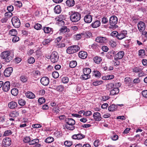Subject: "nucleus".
I'll list each match as a JSON object with an SVG mask.
<instances>
[{"mask_svg": "<svg viewBox=\"0 0 147 147\" xmlns=\"http://www.w3.org/2000/svg\"><path fill=\"white\" fill-rule=\"evenodd\" d=\"M21 61V58L18 57L14 59V61L16 63H19Z\"/></svg>", "mask_w": 147, "mask_h": 147, "instance_id": "obj_64", "label": "nucleus"}, {"mask_svg": "<svg viewBox=\"0 0 147 147\" xmlns=\"http://www.w3.org/2000/svg\"><path fill=\"white\" fill-rule=\"evenodd\" d=\"M145 51L142 49L140 50L139 51V56H143L145 55Z\"/></svg>", "mask_w": 147, "mask_h": 147, "instance_id": "obj_59", "label": "nucleus"}, {"mask_svg": "<svg viewBox=\"0 0 147 147\" xmlns=\"http://www.w3.org/2000/svg\"><path fill=\"white\" fill-rule=\"evenodd\" d=\"M138 27L139 31L142 32V35H144L146 27L145 23L142 21L139 22L138 24Z\"/></svg>", "mask_w": 147, "mask_h": 147, "instance_id": "obj_4", "label": "nucleus"}, {"mask_svg": "<svg viewBox=\"0 0 147 147\" xmlns=\"http://www.w3.org/2000/svg\"><path fill=\"white\" fill-rule=\"evenodd\" d=\"M52 76L53 78H56L59 77V74L58 72L54 71L52 73Z\"/></svg>", "mask_w": 147, "mask_h": 147, "instance_id": "obj_48", "label": "nucleus"}, {"mask_svg": "<svg viewBox=\"0 0 147 147\" xmlns=\"http://www.w3.org/2000/svg\"><path fill=\"white\" fill-rule=\"evenodd\" d=\"M84 22L87 23H90L92 20V17L91 15L89 14L86 15L84 18Z\"/></svg>", "mask_w": 147, "mask_h": 147, "instance_id": "obj_15", "label": "nucleus"}, {"mask_svg": "<svg viewBox=\"0 0 147 147\" xmlns=\"http://www.w3.org/2000/svg\"><path fill=\"white\" fill-rule=\"evenodd\" d=\"M11 93L14 96H17L18 93V90L17 88H13L11 90Z\"/></svg>", "mask_w": 147, "mask_h": 147, "instance_id": "obj_33", "label": "nucleus"}, {"mask_svg": "<svg viewBox=\"0 0 147 147\" xmlns=\"http://www.w3.org/2000/svg\"><path fill=\"white\" fill-rule=\"evenodd\" d=\"M74 125L65 124L64 125V127L65 129H67L69 130H72L75 129Z\"/></svg>", "mask_w": 147, "mask_h": 147, "instance_id": "obj_24", "label": "nucleus"}, {"mask_svg": "<svg viewBox=\"0 0 147 147\" xmlns=\"http://www.w3.org/2000/svg\"><path fill=\"white\" fill-rule=\"evenodd\" d=\"M82 78L84 80H86L90 78V76L89 75L84 74L82 75Z\"/></svg>", "mask_w": 147, "mask_h": 147, "instance_id": "obj_57", "label": "nucleus"}, {"mask_svg": "<svg viewBox=\"0 0 147 147\" xmlns=\"http://www.w3.org/2000/svg\"><path fill=\"white\" fill-rule=\"evenodd\" d=\"M124 55V53L123 51H120L116 54L114 57V59L115 60H118V59H121Z\"/></svg>", "mask_w": 147, "mask_h": 147, "instance_id": "obj_9", "label": "nucleus"}, {"mask_svg": "<svg viewBox=\"0 0 147 147\" xmlns=\"http://www.w3.org/2000/svg\"><path fill=\"white\" fill-rule=\"evenodd\" d=\"M20 80L23 82H26L28 80V78L26 76H22L20 77Z\"/></svg>", "mask_w": 147, "mask_h": 147, "instance_id": "obj_41", "label": "nucleus"}, {"mask_svg": "<svg viewBox=\"0 0 147 147\" xmlns=\"http://www.w3.org/2000/svg\"><path fill=\"white\" fill-rule=\"evenodd\" d=\"M65 122L67 124L74 125L75 123V120L71 118H66Z\"/></svg>", "mask_w": 147, "mask_h": 147, "instance_id": "obj_20", "label": "nucleus"}, {"mask_svg": "<svg viewBox=\"0 0 147 147\" xmlns=\"http://www.w3.org/2000/svg\"><path fill=\"white\" fill-rule=\"evenodd\" d=\"M26 95L27 97L30 98L32 99L35 97V95L32 92H28L26 93Z\"/></svg>", "mask_w": 147, "mask_h": 147, "instance_id": "obj_28", "label": "nucleus"}, {"mask_svg": "<svg viewBox=\"0 0 147 147\" xmlns=\"http://www.w3.org/2000/svg\"><path fill=\"white\" fill-rule=\"evenodd\" d=\"M102 83L101 80L93 82V85L94 86H97L101 84Z\"/></svg>", "mask_w": 147, "mask_h": 147, "instance_id": "obj_47", "label": "nucleus"}, {"mask_svg": "<svg viewBox=\"0 0 147 147\" xmlns=\"http://www.w3.org/2000/svg\"><path fill=\"white\" fill-rule=\"evenodd\" d=\"M108 19L106 17H105L102 19V22L103 24H106L108 22Z\"/></svg>", "mask_w": 147, "mask_h": 147, "instance_id": "obj_56", "label": "nucleus"}, {"mask_svg": "<svg viewBox=\"0 0 147 147\" xmlns=\"http://www.w3.org/2000/svg\"><path fill=\"white\" fill-rule=\"evenodd\" d=\"M109 44L113 47H114L116 46L115 42L113 41H109Z\"/></svg>", "mask_w": 147, "mask_h": 147, "instance_id": "obj_62", "label": "nucleus"}, {"mask_svg": "<svg viewBox=\"0 0 147 147\" xmlns=\"http://www.w3.org/2000/svg\"><path fill=\"white\" fill-rule=\"evenodd\" d=\"M100 22L99 20L95 21L94 23L91 24V26L93 28H96L100 26Z\"/></svg>", "mask_w": 147, "mask_h": 147, "instance_id": "obj_27", "label": "nucleus"}, {"mask_svg": "<svg viewBox=\"0 0 147 147\" xmlns=\"http://www.w3.org/2000/svg\"><path fill=\"white\" fill-rule=\"evenodd\" d=\"M52 41V39L50 38L45 39L42 42V43L44 45L48 44Z\"/></svg>", "mask_w": 147, "mask_h": 147, "instance_id": "obj_42", "label": "nucleus"}, {"mask_svg": "<svg viewBox=\"0 0 147 147\" xmlns=\"http://www.w3.org/2000/svg\"><path fill=\"white\" fill-rule=\"evenodd\" d=\"M72 142L71 141H66L64 142V144L66 146H70L72 145Z\"/></svg>", "mask_w": 147, "mask_h": 147, "instance_id": "obj_49", "label": "nucleus"}, {"mask_svg": "<svg viewBox=\"0 0 147 147\" xmlns=\"http://www.w3.org/2000/svg\"><path fill=\"white\" fill-rule=\"evenodd\" d=\"M10 83L9 81H7L5 82L3 86V90L6 92H7L10 89Z\"/></svg>", "mask_w": 147, "mask_h": 147, "instance_id": "obj_12", "label": "nucleus"}, {"mask_svg": "<svg viewBox=\"0 0 147 147\" xmlns=\"http://www.w3.org/2000/svg\"><path fill=\"white\" fill-rule=\"evenodd\" d=\"M119 92V89L118 88H114L110 91V94L114 95L118 94Z\"/></svg>", "mask_w": 147, "mask_h": 147, "instance_id": "obj_22", "label": "nucleus"}, {"mask_svg": "<svg viewBox=\"0 0 147 147\" xmlns=\"http://www.w3.org/2000/svg\"><path fill=\"white\" fill-rule=\"evenodd\" d=\"M42 26L39 24H36L34 26V28L37 30H39L41 28Z\"/></svg>", "mask_w": 147, "mask_h": 147, "instance_id": "obj_44", "label": "nucleus"}, {"mask_svg": "<svg viewBox=\"0 0 147 147\" xmlns=\"http://www.w3.org/2000/svg\"><path fill=\"white\" fill-rule=\"evenodd\" d=\"M19 40V38L18 37L16 36H14L12 39V41L13 42H18Z\"/></svg>", "mask_w": 147, "mask_h": 147, "instance_id": "obj_54", "label": "nucleus"}, {"mask_svg": "<svg viewBox=\"0 0 147 147\" xmlns=\"http://www.w3.org/2000/svg\"><path fill=\"white\" fill-rule=\"evenodd\" d=\"M38 102L40 105L44 103L45 102V100L43 98H40L38 100Z\"/></svg>", "mask_w": 147, "mask_h": 147, "instance_id": "obj_51", "label": "nucleus"}, {"mask_svg": "<svg viewBox=\"0 0 147 147\" xmlns=\"http://www.w3.org/2000/svg\"><path fill=\"white\" fill-rule=\"evenodd\" d=\"M94 119L96 121H99L102 119L100 114L98 112L94 113L93 116Z\"/></svg>", "mask_w": 147, "mask_h": 147, "instance_id": "obj_16", "label": "nucleus"}, {"mask_svg": "<svg viewBox=\"0 0 147 147\" xmlns=\"http://www.w3.org/2000/svg\"><path fill=\"white\" fill-rule=\"evenodd\" d=\"M39 140L38 139H35L31 140L30 142H29V144L30 145H32L34 144H36L38 143Z\"/></svg>", "mask_w": 147, "mask_h": 147, "instance_id": "obj_35", "label": "nucleus"}, {"mask_svg": "<svg viewBox=\"0 0 147 147\" xmlns=\"http://www.w3.org/2000/svg\"><path fill=\"white\" fill-rule=\"evenodd\" d=\"M79 49L80 47L78 45H74L68 48L66 50V52L69 54H73L77 52Z\"/></svg>", "mask_w": 147, "mask_h": 147, "instance_id": "obj_3", "label": "nucleus"}, {"mask_svg": "<svg viewBox=\"0 0 147 147\" xmlns=\"http://www.w3.org/2000/svg\"><path fill=\"white\" fill-rule=\"evenodd\" d=\"M9 34L11 36H15L17 34V32L16 30L13 29L9 31Z\"/></svg>", "mask_w": 147, "mask_h": 147, "instance_id": "obj_37", "label": "nucleus"}, {"mask_svg": "<svg viewBox=\"0 0 147 147\" xmlns=\"http://www.w3.org/2000/svg\"><path fill=\"white\" fill-rule=\"evenodd\" d=\"M28 63L30 64L33 63L35 62V59L34 57H31L28 59Z\"/></svg>", "mask_w": 147, "mask_h": 147, "instance_id": "obj_50", "label": "nucleus"}, {"mask_svg": "<svg viewBox=\"0 0 147 147\" xmlns=\"http://www.w3.org/2000/svg\"><path fill=\"white\" fill-rule=\"evenodd\" d=\"M51 61L54 63L58 61L59 59L58 54L57 52L54 51L51 54L50 57Z\"/></svg>", "mask_w": 147, "mask_h": 147, "instance_id": "obj_7", "label": "nucleus"}, {"mask_svg": "<svg viewBox=\"0 0 147 147\" xmlns=\"http://www.w3.org/2000/svg\"><path fill=\"white\" fill-rule=\"evenodd\" d=\"M77 65V62L75 61H72L69 63V66L71 68H74Z\"/></svg>", "mask_w": 147, "mask_h": 147, "instance_id": "obj_34", "label": "nucleus"}, {"mask_svg": "<svg viewBox=\"0 0 147 147\" xmlns=\"http://www.w3.org/2000/svg\"><path fill=\"white\" fill-rule=\"evenodd\" d=\"M12 133V132L10 130L5 131L4 133V135L5 136H7L11 135Z\"/></svg>", "mask_w": 147, "mask_h": 147, "instance_id": "obj_43", "label": "nucleus"}, {"mask_svg": "<svg viewBox=\"0 0 147 147\" xmlns=\"http://www.w3.org/2000/svg\"><path fill=\"white\" fill-rule=\"evenodd\" d=\"M66 3L68 6L72 7L75 4V1L74 0H67L66 1Z\"/></svg>", "mask_w": 147, "mask_h": 147, "instance_id": "obj_26", "label": "nucleus"}, {"mask_svg": "<svg viewBox=\"0 0 147 147\" xmlns=\"http://www.w3.org/2000/svg\"><path fill=\"white\" fill-rule=\"evenodd\" d=\"M118 21V19L117 17L114 16H112L110 18L109 24L111 26L109 27V28H112L117 24Z\"/></svg>", "mask_w": 147, "mask_h": 147, "instance_id": "obj_5", "label": "nucleus"}, {"mask_svg": "<svg viewBox=\"0 0 147 147\" xmlns=\"http://www.w3.org/2000/svg\"><path fill=\"white\" fill-rule=\"evenodd\" d=\"M106 38L105 37H98L96 38V42L100 43H103L105 42Z\"/></svg>", "mask_w": 147, "mask_h": 147, "instance_id": "obj_17", "label": "nucleus"}, {"mask_svg": "<svg viewBox=\"0 0 147 147\" xmlns=\"http://www.w3.org/2000/svg\"><path fill=\"white\" fill-rule=\"evenodd\" d=\"M41 83L43 85L47 86L49 82V80L47 77H44L40 80Z\"/></svg>", "mask_w": 147, "mask_h": 147, "instance_id": "obj_10", "label": "nucleus"}, {"mask_svg": "<svg viewBox=\"0 0 147 147\" xmlns=\"http://www.w3.org/2000/svg\"><path fill=\"white\" fill-rule=\"evenodd\" d=\"M1 57L2 59L4 61V64H6L5 63H8L10 62L12 59L13 57L10 55L9 52L6 51L2 52L1 55Z\"/></svg>", "mask_w": 147, "mask_h": 147, "instance_id": "obj_1", "label": "nucleus"}, {"mask_svg": "<svg viewBox=\"0 0 147 147\" xmlns=\"http://www.w3.org/2000/svg\"><path fill=\"white\" fill-rule=\"evenodd\" d=\"M69 81V79L67 77H64L62 79V82L63 83L66 84Z\"/></svg>", "mask_w": 147, "mask_h": 147, "instance_id": "obj_46", "label": "nucleus"}, {"mask_svg": "<svg viewBox=\"0 0 147 147\" xmlns=\"http://www.w3.org/2000/svg\"><path fill=\"white\" fill-rule=\"evenodd\" d=\"M18 103L20 106H23L25 104L26 101L23 99H20L18 100Z\"/></svg>", "mask_w": 147, "mask_h": 147, "instance_id": "obj_45", "label": "nucleus"}, {"mask_svg": "<svg viewBox=\"0 0 147 147\" xmlns=\"http://www.w3.org/2000/svg\"><path fill=\"white\" fill-rule=\"evenodd\" d=\"M142 94L143 97L147 98V90H144L142 91Z\"/></svg>", "mask_w": 147, "mask_h": 147, "instance_id": "obj_61", "label": "nucleus"}, {"mask_svg": "<svg viewBox=\"0 0 147 147\" xmlns=\"http://www.w3.org/2000/svg\"><path fill=\"white\" fill-rule=\"evenodd\" d=\"M17 103L15 101H11L9 102L8 105L9 107L11 109H13L17 107Z\"/></svg>", "mask_w": 147, "mask_h": 147, "instance_id": "obj_23", "label": "nucleus"}, {"mask_svg": "<svg viewBox=\"0 0 147 147\" xmlns=\"http://www.w3.org/2000/svg\"><path fill=\"white\" fill-rule=\"evenodd\" d=\"M91 72V69L89 68H85L83 69V72L84 74L89 75Z\"/></svg>", "mask_w": 147, "mask_h": 147, "instance_id": "obj_36", "label": "nucleus"}, {"mask_svg": "<svg viewBox=\"0 0 147 147\" xmlns=\"http://www.w3.org/2000/svg\"><path fill=\"white\" fill-rule=\"evenodd\" d=\"M93 60L96 63H99L102 61L101 58L98 56H96L94 58Z\"/></svg>", "mask_w": 147, "mask_h": 147, "instance_id": "obj_31", "label": "nucleus"}, {"mask_svg": "<svg viewBox=\"0 0 147 147\" xmlns=\"http://www.w3.org/2000/svg\"><path fill=\"white\" fill-rule=\"evenodd\" d=\"M85 137V136L82 134H74L72 136V138L74 139L81 140Z\"/></svg>", "mask_w": 147, "mask_h": 147, "instance_id": "obj_13", "label": "nucleus"}, {"mask_svg": "<svg viewBox=\"0 0 147 147\" xmlns=\"http://www.w3.org/2000/svg\"><path fill=\"white\" fill-rule=\"evenodd\" d=\"M81 14L78 12H75L71 14L70 16V20L73 22H76L80 20Z\"/></svg>", "mask_w": 147, "mask_h": 147, "instance_id": "obj_2", "label": "nucleus"}, {"mask_svg": "<svg viewBox=\"0 0 147 147\" xmlns=\"http://www.w3.org/2000/svg\"><path fill=\"white\" fill-rule=\"evenodd\" d=\"M11 22L13 26L15 28H18L20 26V20L17 17H13L11 19Z\"/></svg>", "mask_w": 147, "mask_h": 147, "instance_id": "obj_6", "label": "nucleus"}, {"mask_svg": "<svg viewBox=\"0 0 147 147\" xmlns=\"http://www.w3.org/2000/svg\"><path fill=\"white\" fill-rule=\"evenodd\" d=\"M93 76H94L97 78H99L101 77V74L98 71H94Z\"/></svg>", "mask_w": 147, "mask_h": 147, "instance_id": "obj_32", "label": "nucleus"}, {"mask_svg": "<svg viewBox=\"0 0 147 147\" xmlns=\"http://www.w3.org/2000/svg\"><path fill=\"white\" fill-rule=\"evenodd\" d=\"M31 140L30 138L28 137H25L24 140L23 141L25 143H29L30 142V141Z\"/></svg>", "mask_w": 147, "mask_h": 147, "instance_id": "obj_52", "label": "nucleus"}, {"mask_svg": "<svg viewBox=\"0 0 147 147\" xmlns=\"http://www.w3.org/2000/svg\"><path fill=\"white\" fill-rule=\"evenodd\" d=\"M43 30L45 33H48L51 31L52 28L49 27H45L44 28Z\"/></svg>", "mask_w": 147, "mask_h": 147, "instance_id": "obj_40", "label": "nucleus"}, {"mask_svg": "<svg viewBox=\"0 0 147 147\" xmlns=\"http://www.w3.org/2000/svg\"><path fill=\"white\" fill-rule=\"evenodd\" d=\"M127 34V32L126 31H123L118 34L117 38L119 40H121L125 37Z\"/></svg>", "mask_w": 147, "mask_h": 147, "instance_id": "obj_18", "label": "nucleus"}, {"mask_svg": "<svg viewBox=\"0 0 147 147\" xmlns=\"http://www.w3.org/2000/svg\"><path fill=\"white\" fill-rule=\"evenodd\" d=\"M75 39L77 40H79L81 39L82 37V33L81 34H77L75 35Z\"/></svg>", "mask_w": 147, "mask_h": 147, "instance_id": "obj_53", "label": "nucleus"}, {"mask_svg": "<svg viewBox=\"0 0 147 147\" xmlns=\"http://www.w3.org/2000/svg\"><path fill=\"white\" fill-rule=\"evenodd\" d=\"M79 57L82 59H85L87 57V53L84 51H80L79 53Z\"/></svg>", "mask_w": 147, "mask_h": 147, "instance_id": "obj_19", "label": "nucleus"}, {"mask_svg": "<svg viewBox=\"0 0 147 147\" xmlns=\"http://www.w3.org/2000/svg\"><path fill=\"white\" fill-rule=\"evenodd\" d=\"M64 87L62 85H60L57 86L56 88V90L58 91L62 92L63 91Z\"/></svg>", "mask_w": 147, "mask_h": 147, "instance_id": "obj_39", "label": "nucleus"}, {"mask_svg": "<svg viewBox=\"0 0 147 147\" xmlns=\"http://www.w3.org/2000/svg\"><path fill=\"white\" fill-rule=\"evenodd\" d=\"M141 69L139 67H136L133 69V71L136 73H138L141 71Z\"/></svg>", "mask_w": 147, "mask_h": 147, "instance_id": "obj_58", "label": "nucleus"}, {"mask_svg": "<svg viewBox=\"0 0 147 147\" xmlns=\"http://www.w3.org/2000/svg\"><path fill=\"white\" fill-rule=\"evenodd\" d=\"M60 33H64L66 32H68L69 31V29L67 28L66 26H63L59 30Z\"/></svg>", "mask_w": 147, "mask_h": 147, "instance_id": "obj_25", "label": "nucleus"}, {"mask_svg": "<svg viewBox=\"0 0 147 147\" xmlns=\"http://www.w3.org/2000/svg\"><path fill=\"white\" fill-rule=\"evenodd\" d=\"M54 139L51 137H49L45 140V141L47 143H51L54 141Z\"/></svg>", "mask_w": 147, "mask_h": 147, "instance_id": "obj_38", "label": "nucleus"}, {"mask_svg": "<svg viewBox=\"0 0 147 147\" xmlns=\"http://www.w3.org/2000/svg\"><path fill=\"white\" fill-rule=\"evenodd\" d=\"M11 140L9 138H6L3 140L2 144L4 147H8L11 145Z\"/></svg>", "mask_w": 147, "mask_h": 147, "instance_id": "obj_8", "label": "nucleus"}, {"mask_svg": "<svg viewBox=\"0 0 147 147\" xmlns=\"http://www.w3.org/2000/svg\"><path fill=\"white\" fill-rule=\"evenodd\" d=\"M92 114L91 112L90 111H87L86 112H85L83 113V115H85L86 116H89L91 115Z\"/></svg>", "mask_w": 147, "mask_h": 147, "instance_id": "obj_60", "label": "nucleus"}, {"mask_svg": "<svg viewBox=\"0 0 147 147\" xmlns=\"http://www.w3.org/2000/svg\"><path fill=\"white\" fill-rule=\"evenodd\" d=\"M13 69L11 67H9L6 69L4 72V76L6 77H9L12 72Z\"/></svg>", "mask_w": 147, "mask_h": 147, "instance_id": "obj_11", "label": "nucleus"}, {"mask_svg": "<svg viewBox=\"0 0 147 147\" xmlns=\"http://www.w3.org/2000/svg\"><path fill=\"white\" fill-rule=\"evenodd\" d=\"M62 38V36H59L57 37L55 40V43L57 44L61 41Z\"/></svg>", "mask_w": 147, "mask_h": 147, "instance_id": "obj_63", "label": "nucleus"}, {"mask_svg": "<svg viewBox=\"0 0 147 147\" xmlns=\"http://www.w3.org/2000/svg\"><path fill=\"white\" fill-rule=\"evenodd\" d=\"M123 105V104H118L116 105L112 104L109 106L108 108V110L110 111H114L117 109V106L121 107Z\"/></svg>", "mask_w": 147, "mask_h": 147, "instance_id": "obj_14", "label": "nucleus"}, {"mask_svg": "<svg viewBox=\"0 0 147 147\" xmlns=\"http://www.w3.org/2000/svg\"><path fill=\"white\" fill-rule=\"evenodd\" d=\"M118 34V33L116 31H114L111 32V35L112 36L116 37L117 38Z\"/></svg>", "mask_w": 147, "mask_h": 147, "instance_id": "obj_55", "label": "nucleus"}, {"mask_svg": "<svg viewBox=\"0 0 147 147\" xmlns=\"http://www.w3.org/2000/svg\"><path fill=\"white\" fill-rule=\"evenodd\" d=\"M19 115V113L17 111H13L9 115V116L13 118L17 117Z\"/></svg>", "mask_w": 147, "mask_h": 147, "instance_id": "obj_29", "label": "nucleus"}, {"mask_svg": "<svg viewBox=\"0 0 147 147\" xmlns=\"http://www.w3.org/2000/svg\"><path fill=\"white\" fill-rule=\"evenodd\" d=\"M82 37L89 38L92 36V34L89 31L84 32L82 33Z\"/></svg>", "mask_w": 147, "mask_h": 147, "instance_id": "obj_21", "label": "nucleus"}, {"mask_svg": "<svg viewBox=\"0 0 147 147\" xmlns=\"http://www.w3.org/2000/svg\"><path fill=\"white\" fill-rule=\"evenodd\" d=\"M54 12L56 13H59L61 11V9L60 5H57L56 6L54 9Z\"/></svg>", "mask_w": 147, "mask_h": 147, "instance_id": "obj_30", "label": "nucleus"}]
</instances>
